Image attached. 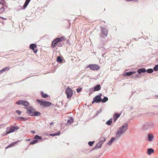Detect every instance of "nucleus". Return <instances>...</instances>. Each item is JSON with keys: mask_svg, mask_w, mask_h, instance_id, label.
<instances>
[{"mask_svg": "<svg viewBox=\"0 0 158 158\" xmlns=\"http://www.w3.org/2000/svg\"><path fill=\"white\" fill-rule=\"evenodd\" d=\"M128 124L125 123L122 126L119 127L116 134V138H121L126 132L128 128Z\"/></svg>", "mask_w": 158, "mask_h": 158, "instance_id": "1", "label": "nucleus"}, {"mask_svg": "<svg viewBox=\"0 0 158 158\" xmlns=\"http://www.w3.org/2000/svg\"><path fill=\"white\" fill-rule=\"evenodd\" d=\"M26 113L29 115L31 116H39L41 114L38 111H34V109L31 106H30L26 108Z\"/></svg>", "mask_w": 158, "mask_h": 158, "instance_id": "2", "label": "nucleus"}, {"mask_svg": "<svg viewBox=\"0 0 158 158\" xmlns=\"http://www.w3.org/2000/svg\"><path fill=\"white\" fill-rule=\"evenodd\" d=\"M153 124L151 122H148L144 123L142 127V130L144 131H147L152 128Z\"/></svg>", "mask_w": 158, "mask_h": 158, "instance_id": "3", "label": "nucleus"}, {"mask_svg": "<svg viewBox=\"0 0 158 158\" xmlns=\"http://www.w3.org/2000/svg\"><path fill=\"white\" fill-rule=\"evenodd\" d=\"M37 102L41 106H49L51 105V103L48 101H44L43 100L37 99Z\"/></svg>", "mask_w": 158, "mask_h": 158, "instance_id": "4", "label": "nucleus"}, {"mask_svg": "<svg viewBox=\"0 0 158 158\" xmlns=\"http://www.w3.org/2000/svg\"><path fill=\"white\" fill-rule=\"evenodd\" d=\"M100 30L101 31L100 37L103 38L106 37L108 33L107 29L105 27H102Z\"/></svg>", "mask_w": 158, "mask_h": 158, "instance_id": "5", "label": "nucleus"}, {"mask_svg": "<svg viewBox=\"0 0 158 158\" xmlns=\"http://www.w3.org/2000/svg\"><path fill=\"white\" fill-rule=\"evenodd\" d=\"M18 105H22L26 106L29 105V103L27 101L23 100H19L16 102Z\"/></svg>", "mask_w": 158, "mask_h": 158, "instance_id": "6", "label": "nucleus"}, {"mask_svg": "<svg viewBox=\"0 0 158 158\" xmlns=\"http://www.w3.org/2000/svg\"><path fill=\"white\" fill-rule=\"evenodd\" d=\"M65 91L66 94L67 95V98L68 99L70 98H71L73 94L72 89L68 87L66 89Z\"/></svg>", "mask_w": 158, "mask_h": 158, "instance_id": "7", "label": "nucleus"}, {"mask_svg": "<svg viewBox=\"0 0 158 158\" xmlns=\"http://www.w3.org/2000/svg\"><path fill=\"white\" fill-rule=\"evenodd\" d=\"M88 68L93 70H98L100 68V66L96 64H90L87 66V68Z\"/></svg>", "mask_w": 158, "mask_h": 158, "instance_id": "8", "label": "nucleus"}, {"mask_svg": "<svg viewBox=\"0 0 158 158\" xmlns=\"http://www.w3.org/2000/svg\"><path fill=\"white\" fill-rule=\"evenodd\" d=\"M102 94H101L100 95H97L93 99V101L92 103H94L96 102V103H99L101 102L102 98L101 96Z\"/></svg>", "mask_w": 158, "mask_h": 158, "instance_id": "9", "label": "nucleus"}, {"mask_svg": "<svg viewBox=\"0 0 158 158\" xmlns=\"http://www.w3.org/2000/svg\"><path fill=\"white\" fill-rule=\"evenodd\" d=\"M19 127L17 126H12L10 127V131H8L6 133V135H7L10 133L14 132L16 130L19 129Z\"/></svg>", "mask_w": 158, "mask_h": 158, "instance_id": "10", "label": "nucleus"}, {"mask_svg": "<svg viewBox=\"0 0 158 158\" xmlns=\"http://www.w3.org/2000/svg\"><path fill=\"white\" fill-rule=\"evenodd\" d=\"M36 45L34 44H31L30 45V49L32 50L35 53H36L38 51L37 49H35V48H36Z\"/></svg>", "mask_w": 158, "mask_h": 158, "instance_id": "11", "label": "nucleus"}, {"mask_svg": "<svg viewBox=\"0 0 158 158\" xmlns=\"http://www.w3.org/2000/svg\"><path fill=\"white\" fill-rule=\"evenodd\" d=\"M58 42H59V41L57 40L56 38L52 41V47L53 48H55L56 47V44Z\"/></svg>", "mask_w": 158, "mask_h": 158, "instance_id": "12", "label": "nucleus"}, {"mask_svg": "<svg viewBox=\"0 0 158 158\" xmlns=\"http://www.w3.org/2000/svg\"><path fill=\"white\" fill-rule=\"evenodd\" d=\"M148 140L149 141H152L154 138V136L152 134H148Z\"/></svg>", "mask_w": 158, "mask_h": 158, "instance_id": "13", "label": "nucleus"}, {"mask_svg": "<svg viewBox=\"0 0 158 158\" xmlns=\"http://www.w3.org/2000/svg\"><path fill=\"white\" fill-rule=\"evenodd\" d=\"M121 114L117 113H115L113 116V119L114 120V122H115L117 119L120 117Z\"/></svg>", "mask_w": 158, "mask_h": 158, "instance_id": "14", "label": "nucleus"}, {"mask_svg": "<svg viewBox=\"0 0 158 158\" xmlns=\"http://www.w3.org/2000/svg\"><path fill=\"white\" fill-rule=\"evenodd\" d=\"M136 73V71H129L128 72H126L124 74V75L126 76H130L131 75L134 74Z\"/></svg>", "mask_w": 158, "mask_h": 158, "instance_id": "15", "label": "nucleus"}, {"mask_svg": "<svg viewBox=\"0 0 158 158\" xmlns=\"http://www.w3.org/2000/svg\"><path fill=\"white\" fill-rule=\"evenodd\" d=\"M101 89V86L100 85H98L95 86L94 88V91H97L100 90Z\"/></svg>", "mask_w": 158, "mask_h": 158, "instance_id": "16", "label": "nucleus"}, {"mask_svg": "<svg viewBox=\"0 0 158 158\" xmlns=\"http://www.w3.org/2000/svg\"><path fill=\"white\" fill-rule=\"evenodd\" d=\"M146 71V69L144 68H141L138 70L137 72L138 73H144Z\"/></svg>", "mask_w": 158, "mask_h": 158, "instance_id": "17", "label": "nucleus"}, {"mask_svg": "<svg viewBox=\"0 0 158 158\" xmlns=\"http://www.w3.org/2000/svg\"><path fill=\"white\" fill-rule=\"evenodd\" d=\"M73 119L71 118L70 119H69L67 121V123H66V126H69L70 125L71 123L73 122Z\"/></svg>", "mask_w": 158, "mask_h": 158, "instance_id": "18", "label": "nucleus"}, {"mask_svg": "<svg viewBox=\"0 0 158 158\" xmlns=\"http://www.w3.org/2000/svg\"><path fill=\"white\" fill-rule=\"evenodd\" d=\"M102 143L99 142L96 145V146L94 147L93 149H96L98 148H100L101 147L102 145Z\"/></svg>", "mask_w": 158, "mask_h": 158, "instance_id": "19", "label": "nucleus"}, {"mask_svg": "<svg viewBox=\"0 0 158 158\" xmlns=\"http://www.w3.org/2000/svg\"><path fill=\"white\" fill-rule=\"evenodd\" d=\"M154 151L152 148H148L147 149V153L149 155H150L152 153H154Z\"/></svg>", "mask_w": 158, "mask_h": 158, "instance_id": "20", "label": "nucleus"}, {"mask_svg": "<svg viewBox=\"0 0 158 158\" xmlns=\"http://www.w3.org/2000/svg\"><path fill=\"white\" fill-rule=\"evenodd\" d=\"M31 0H26L24 5L23 9H25Z\"/></svg>", "mask_w": 158, "mask_h": 158, "instance_id": "21", "label": "nucleus"}, {"mask_svg": "<svg viewBox=\"0 0 158 158\" xmlns=\"http://www.w3.org/2000/svg\"><path fill=\"white\" fill-rule=\"evenodd\" d=\"M116 139V138L112 137L108 143L107 144L110 145L112 144V143Z\"/></svg>", "mask_w": 158, "mask_h": 158, "instance_id": "22", "label": "nucleus"}, {"mask_svg": "<svg viewBox=\"0 0 158 158\" xmlns=\"http://www.w3.org/2000/svg\"><path fill=\"white\" fill-rule=\"evenodd\" d=\"M10 68L9 67L3 68L2 69L0 70V74L2 73L3 72L6 71V70H9Z\"/></svg>", "mask_w": 158, "mask_h": 158, "instance_id": "23", "label": "nucleus"}, {"mask_svg": "<svg viewBox=\"0 0 158 158\" xmlns=\"http://www.w3.org/2000/svg\"><path fill=\"white\" fill-rule=\"evenodd\" d=\"M141 76L140 74H139L138 73H136V74L134 75H133L131 76L133 78L135 79L139 78L141 77Z\"/></svg>", "mask_w": 158, "mask_h": 158, "instance_id": "24", "label": "nucleus"}, {"mask_svg": "<svg viewBox=\"0 0 158 158\" xmlns=\"http://www.w3.org/2000/svg\"><path fill=\"white\" fill-rule=\"evenodd\" d=\"M18 141H17L15 142H13V143H10L8 146V147H6V148H9L13 147L15 146V145L17 143V142Z\"/></svg>", "mask_w": 158, "mask_h": 158, "instance_id": "25", "label": "nucleus"}, {"mask_svg": "<svg viewBox=\"0 0 158 158\" xmlns=\"http://www.w3.org/2000/svg\"><path fill=\"white\" fill-rule=\"evenodd\" d=\"M60 131H59L58 132L56 133H53V134H50V135L52 136H54L56 135H59L60 134Z\"/></svg>", "mask_w": 158, "mask_h": 158, "instance_id": "26", "label": "nucleus"}, {"mask_svg": "<svg viewBox=\"0 0 158 158\" xmlns=\"http://www.w3.org/2000/svg\"><path fill=\"white\" fill-rule=\"evenodd\" d=\"M56 61L57 62H59L60 63H61L62 62V60L61 59V58L60 56H58L56 59Z\"/></svg>", "mask_w": 158, "mask_h": 158, "instance_id": "27", "label": "nucleus"}, {"mask_svg": "<svg viewBox=\"0 0 158 158\" xmlns=\"http://www.w3.org/2000/svg\"><path fill=\"white\" fill-rule=\"evenodd\" d=\"M112 123V121L111 120V118H110V119L106 121V124L109 126H110L111 125Z\"/></svg>", "mask_w": 158, "mask_h": 158, "instance_id": "28", "label": "nucleus"}, {"mask_svg": "<svg viewBox=\"0 0 158 158\" xmlns=\"http://www.w3.org/2000/svg\"><path fill=\"white\" fill-rule=\"evenodd\" d=\"M108 100V98L106 97H104L102 100V99L101 102L103 103H105Z\"/></svg>", "mask_w": 158, "mask_h": 158, "instance_id": "29", "label": "nucleus"}, {"mask_svg": "<svg viewBox=\"0 0 158 158\" xmlns=\"http://www.w3.org/2000/svg\"><path fill=\"white\" fill-rule=\"evenodd\" d=\"M41 94L42 97L44 98H46L48 97V95L47 94L44 93L43 92H41Z\"/></svg>", "mask_w": 158, "mask_h": 158, "instance_id": "30", "label": "nucleus"}, {"mask_svg": "<svg viewBox=\"0 0 158 158\" xmlns=\"http://www.w3.org/2000/svg\"><path fill=\"white\" fill-rule=\"evenodd\" d=\"M18 119L21 121H25L27 119V118L23 117H19L18 118Z\"/></svg>", "mask_w": 158, "mask_h": 158, "instance_id": "31", "label": "nucleus"}, {"mask_svg": "<svg viewBox=\"0 0 158 158\" xmlns=\"http://www.w3.org/2000/svg\"><path fill=\"white\" fill-rule=\"evenodd\" d=\"M146 71L148 73H151L153 72V70L152 69H148Z\"/></svg>", "mask_w": 158, "mask_h": 158, "instance_id": "32", "label": "nucleus"}, {"mask_svg": "<svg viewBox=\"0 0 158 158\" xmlns=\"http://www.w3.org/2000/svg\"><path fill=\"white\" fill-rule=\"evenodd\" d=\"M38 141V140H34L32 141H31L30 142V144H34L35 143H36V142Z\"/></svg>", "mask_w": 158, "mask_h": 158, "instance_id": "33", "label": "nucleus"}, {"mask_svg": "<svg viewBox=\"0 0 158 158\" xmlns=\"http://www.w3.org/2000/svg\"><path fill=\"white\" fill-rule=\"evenodd\" d=\"M94 141H89L88 143V145L90 146H93V144L94 143Z\"/></svg>", "mask_w": 158, "mask_h": 158, "instance_id": "34", "label": "nucleus"}, {"mask_svg": "<svg viewBox=\"0 0 158 158\" xmlns=\"http://www.w3.org/2000/svg\"><path fill=\"white\" fill-rule=\"evenodd\" d=\"M34 138L35 139H38L39 140H40L41 139V137L37 135H35Z\"/></svg>", "mask_w": 158, "mask_h": 158, "instance_id": "35", "label": "nucleus"}, {"mask_svg": "<svg viewBox=\"0 0 158 158\" xmlns=\"http://www.w3.org/2000/svg\"><path fill=\"white\" fill-rule=\"evenodd\" d=\"M102 139L99 141L101 143H102V144L106 141V139L104 138L103 137L102 138Z\"/></svg>", "mask_w": 158, "mask_h": 158, "instance_id": "36", "label": "nucleus"}, {"mask_svg": "<svg viewBox=\"0 0 158 158\" xmlns=\"http://www.w3.org/2000/svg\"><path fill=\"white\" fill-rule=\"evenodd\" d=\"M153 69L155 71H158V64L155 65L153 68Z\"/></svg>", "mask_w": 158, "mask_h": 158, "instance_id": "37", "label": "nucleus"}, {"mask_svg": "<svg viewBox=\"0 0 158 158\" xmlns=\"http://www.w3.org/2000/svg\"><path fill=\"white\" fill-rule=\"evenodd\" d=\"M63 39L64 38L63 37H61L59 38H57V40H58L59 42L63 40Z\"/></svg>", "mask_w": 158, "mask_h": 158, "instance_id": "38", "label": "nucleus"}, {"mask_svg": "<svg viewBox=\"0 0 158 158\" xmlns=\"http://www.w3.org/2000/svg\"><path fill=\"white\" fill-rule=\"evenodd\" d=\"M81 89L82 88H78L77 89V91L78 93L80 92L81 91Z\"/></svg>", "mask_w": 158, "mask_h": 158, "instance_id": "39", "label": "nucleus"}, {"mask_svg": "<svg viewBox=\"0 0 158 158\" xmlns=\"http://www.w3.org/2000/svg\"><path fill=\"white\" fill-rule=\"evenodd\" d=\"M16 112L19 115H20L21 114V112L19 110H17L16 111Z\"/></svg>", "mask_w": 158, "mask_h": 158, "instance_id": "40", "label": "nucleus"}, {"mask_svg": "<svg viewBox=\"0 0 158 158\" xmlns=\"http://www.w3.org/2000/svg\"><path fill=\"white\" fill-rule=\"evenodd\" d=\"M10 127H8L6 128V131L7 132H8V131H10Z\"/></svg>", "mask_w": 158, "mask_h": 158, "instance_id": "41", "label": "nucleus"}, {"mask_svg": "<svg viewBox=\"0 0 158 158\" xmlns=\"http://www.w3.org/2000/svg\"><path fill=\"white\" fill-rule=\"evenodd\" d=\"M101 110H98L97 111V113L98 114L99 113H101Z\"/></svg>", "mask_w": 158, "mask_h": 158, "instance_id": "42", "label": "nucleus"}, {"mask_svg": "<svg viewBox=\"0 0 158 158\" xmlns=\"http://www.w3.org/2000/svg\"><path fill=\"white\" fill-rule=\"evenodd\" d=\"M31 132L33 134H34L35 133V131H31Z\"/></svg>", "mask_w": 158, "mask_h": 158, "instance_id": "43", "label": "nucleus"}, {"mask_svg": "<svg viewBox=\"0 0 158 158\" xmlns=\"http://www.w3.org/2000/svg\"><path fill=\"white\" fill-rule=\"evenodd\" d=\"M2 19H3V20H5V19H6V18H3V17H2Z\"/></svg>", "mask_w": 158, "mask_h": 158, "instance_id": "44", "label": "nucleus"}, {"mask_svg": "<svg viewBox=\"0 0 158 158\" xmlns=\"http://www.w3.org/2000/svg\"><path fill=\"white\" fill-rule=\"evenodd\" d=\"M53 124V122H51V123H50V125H52Z\"/></svg>", "mask_w": 158, "mask_h": 158, "instance_id": "45", "label": "nucleus"}, {"mask_svg": "<svg viewBox=\"0 0 158 158\" xmlns=\"http://www.w3.org/2000/svg\"><path fill=\"white\" fill-rule=\"evenodd\" d=\"M104 54H103L102 55V56H104Z\"/></svg>", "mask_w": 158, "mask_h": 158, "instance_id": "46", "label": "nucleus"}, {"mask_svg": "<svg viewBox=\"0 0 158 158\" xmlns=\"http://www.w3.org/2000/svg\"><path fill=\"white\" fill-rule=\"evenodd\" d=\"M93 89V88H92V89Z\"/></svg>", "mask_w": 158, "mask_h": 158, "instance_id": "47", "label": "nucleus"}, {"mask_svg": "<svg viewBox=\"0 0 158 158\" xmlns=\"http://www.w3.org/2000/svg\"><path fill=\"white\" fill-rule=\"evenodd\" d=\"M0 3H1V2H0Z\"/></svg>", "mask_w": 158, "mask_h": 158, "instance_id": "48", "label": "nucleus"}, {"mask_svg": "<svg viewBox=\"0 0 158 158\" xmlns=\"http://www.w3.org/2000/svg\"><path fill=\"white\" fill-rule=\"evenodd\" d=\"M157 145H158V143H157Z\"/></svg>", "mask_w": 158, "mask_h": 158, "instance_id": "49", "label": "nucleus"}]
</instances>
